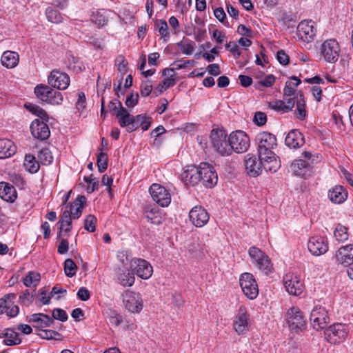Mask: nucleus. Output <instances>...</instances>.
Segmentation results:
<instances>
[{"label":"nucleus","instance_id":"1","mask_svg":"<svg viewBox=\"0 0 353 353\" xmlns=\"http://www.w3.org/2000/svg\"><path fill=\"white\" fill-rule=\"evenodd\" d=\"M255 141L259 158H268L269 155L275 154L274 150L277 147V139L274 134L263 131L256 134Z\"/></svg>","mask_w":353,"mask_h":353},{"label":"nucleus","instance_id":"2","mask_svg":"<svg viewBox=\"0 0 353 353\" xmlns=\"http://www.w3.org/2000/svg\"><path fill=\"white\" fill-rule=\"evenodd\" d=\"M210 143L212 148L221 156L230 155V138L222 129L212 130L210 135Z\"/></svg>","mask_w":353,"mask_h":353},{"label":"nucleus","instance_id":"3","mask_svg":"<svg viewBox=\"0 0 353 353\" xmlns=\"http://www.w3.org/2000/svg\"><path fill=\"white\" fill-rule=\"evenodd\" d=\"M34 93L37 98L52 105H60L63 102L62 94L49 85L40 84L35 87Z\"/></svg>","mask_w":353,"mask_h":353},{"label":"nucleus","instance_id":"4","mask_svg":"<svg viewBox=\"0 0 353 353\" xmlns=\"http://www.w3.org/2000/svg\"><path fill=\"white\" fill-rule=\"evenodd\" d=\"M230 155L233 152L243 153L246 152L250 144V140L248 134L242 130L232 132L230 136Z\"/></svg>","mask_w":353,"mask_h":353},{"label":"nucleus","instance_id":"5","mask_svg":"<svg viewBox=\"0 0 353 353\" xmlns=\"http://www.w3.org/2000/svg\"><path fill=\"white\" fill-rule=\"evenodd\" d=\"M248 254L252 263L259 270L264 272L266 274L271 272L272 265L269 256L264 252L255 246H252L250 248Z\"/></svg>","mask_w":353,"mask_h":353},{"label":"nucleus","instance_id":"6","mask_svg":"<svg viewBox=\"0 0 353 353\" xmlns=\"http://www.w3.org/2000/svg\"><path fill=\"white\" fill-rule=\"evenodd\" d=\"M287 323L290 329L295 332L302 331L306 327V320L303 312L297 307H292L288 310Z\"/></svg>","mask_w":353,"mask_h":353},{"label":"nucleus","instance_id":"7","mask_svg":"<svg viewBox=\"0 0 353 353\" xmlns=\"http://www.w3.org/2000/svg\"><path fill=\"white\" fill-rule=\"evenodd\" d=\"M240 286L244 294L250 299H254L259 294V288L254 276L248 272L243 273L239 279Z\"/></svg>","mask_w":353,"mask_h":353},{"label":"nucleus","instance_id":"8","mask_svg":"<svg viewBox=\"0 0 353 353\" xmlns=\"http://www.w3.org/2000/svg\"><path fill=\"white\" fill-rule=\"evenodd\" d=\"M250 316L244 305H241L234 317L233 327L238 334H243L249 330Z\"/></svg>","mask_w":353,"mask_h":353},{"label":"nucleus","instance_id":"9","mask_svg":"<svg viewBox=\"0 0 353 353\" xmlns=\"http://www.w3.org/2000/svg\"><path fill=\"white\" fill-rule=\"evenodd\" d=\"M340 52L339 43L335 39L325 41L321 47V53L324 59L329 63L337 61Z\"/></svg>","mask_w":353,"mask_h":353},{"label":"nucleus","instance_id":"10","mask_svg":"<svg viewBox=\"0 0 353 353\" xmlns=\"http://www.w3.org/2000/svg\"><path fill=\"white\" fill-rule=\"evenodd\" d=\"M200 176L201 183L205 187L211 188L218 181V176L214 167L205 162L200 163Z\"/></svg>","mask_w":353,"mask_h":353},{"label":"nucleus","instance_id":"11","mask_svg":"<svg viewBox=\"0 0 353 353\" xmlns=\"http://www.w3.org/2000/svg\"><path fill=\"white\" fill-rule=\"evenodd\" d=\"M152 199L160 206L167 207L171 202V195L163 186L153 183L149 189Z\"/></svg>","mask_w":353,"mask_h":353},{"label":"nucleus","instance_id":"12","mask_svg":"<svg viewBox=\"0 0 353 353\" xmlns=\"http://www.w3.org/2000/svg\"><path fill=\"white\" fill-rule=\"evenodd\" d=\"M124 115H122L119 121V125L122 128L126 127L128 132H132L141 126V122L145 119V114L131 115L127 109H122Z\"/></svg>","mask_w":353,"mask_h":353},{"label":"nucleus","instance_id":"13","mask_svg":"<svg viewBox=\"0 0 353 353\" xmlns=\"http://www.w3.org/2000/svg\"><path fill=\"white\" fill-rule=\"evenodd\" d=\"M123 301L125 308L131 312L139 313L143 309V301L139 293L127 290L123 294Z\"/></svg>","mask_w":353,"mask_h":353},{"label":"nucleus","instance_id":"14","mask_svg":"<svg viewBox=\"0 0 353 353\" xmlns=\"http://www.w3.org/2000/svg\"><path fill=\"white\" fill-rule=\"evenodd\" d=\"M314 22L312 20H303L301 21L296 28L298 38L307 43L313 41L316 35V30L314 27Z\"/></svg>","mask_w":353,"mask_h":353},{"label":"nucleus","instance_id":"15","mask_svg":"<svg viewBox=\"0 0 353 353\" xmlns=\"http://www.w3.org/2000/svg\"><path fill=\"white\" fill-rule=\"evenodd\" d=\"M130 270L143 279L150 278L153 272L152 267L148 261L138 258L131 262Z\"/></svg>","mask_w":353,"mask_h":353},{"label":"nucleus","instance_id":"16","mask_svg":"<svg viewBox=\"0 0 353 353\" xmlns=\"http://www.w3.org/2000/svg\"><path fill=\"white\" fill-rule=\"evenodd\" d=\"M347 334L344 325L341 323L333 324L324 332L325 339L331 343H339Z\"/></svg>","mask_w":353,"mask_h":353},{"label":"nucleus","instance_id":"17","mask_svg":"<svg viewBox=\"0 0 353 353\" xmlns=\"http://www.w3.org/2000/svg\"><path fill=\"white\" fill-rule=\"evenodd\" d=\"M310 321L314 329H323L329 323L327 312L321 306H315L310 313Z\"/></svg>","mask_w":353,"mask_h":353},{"label":"nucleus","instance_id":"18","mask_svg":"<svg viewBox=\"0 0 353 353\" xmlns=\"http://www.w3.org/2000/svg\"><path fill=\"white\" fill-rule=\"evenodd\" d=\"M48 84L58 90H65L70 85V77L59 70H52L48 77Z\"/></svg>","mask_w":353,"mask_h":353},{"label":"nucleus","instance_id":"19","mask_svg":"<svg viewBox=\"0 0 353 353\" xmlns=\"http://www.w3.org/2000/svg\"><path fill=\"white\" fill-rule=\"evenodd\" d=\"M261 158L257 157L252 154H248L245 156V165L248 174L251 177H256L260 175L263 169V164Z\"/></svg>","mask_w":353,"mask_h":353},{"label":"nucleus","instance_id":"20","mask_svg":"<svg viewBox=\"0 0 353 353\" xmlns=\"http://www.w3.org/2000/svg\"><path fill=\"white\" fill-rule=\"evenodd\" d=\"M334 259L336 264L351 267L353 265V244L339 248L335 253Z\"/></svg>","mask_w":353,"mask_h":353},{"label":"nucleus","instance_id":"21","mask_svg":"<svg viewBox=\"0 0 353 353\" xmlns=\"http://www.w3.org/2000/svg\"><path fill=\"white\" fill-rule=\"evenodd\" d=\"M181 180L188 185L194 186L197 185L201 176H200V164L198 166L193 165L185 167L181 174Z\"/></svg>","mask_w":353,"mask_h":353},{"label":"nucleus","instance_id":"22","mask_svg":"<svg viewBox=\"0 0 353 353\" xmlns=\"http://www.w3.org/2000/svg\"><path fill=\"white\" fill-rule=\"evenodd\" d=\"M190 220L198 228L204 226L209 221L210 216L205 209L200 205L194 206L189 212Z\"/></svg>","mask_w":353,"mask_h":353},{"label":"nucleus","instance_id":"23","mask_svg":"<svg viewBox=\"0 0 353 353\" xmlns=\"http://www.w3.org/2000/svg\"><path fill=\"white\" fill-rule=\"evenodd\" d=\"M307 248L312 255L320 256L327 251L328 244L324 238L316 236L309 239Z\"/></svg>","mask_w":353,"mask_h":353},{"label":"nucleus","instance_id":"24","mask_svg":"<svg viewBox=\"0 0 353 353\" xmlns=\"http://www.w3.org/2000/svg\"><path fill=\"white\" fill-rule=\"evenodd\" d=\"M30 131L32 136L39 140L43 141L49 138L50 129L44 121H41L39 119H34L30 125Z\"/></svg>","mask_w":353,"mask_h":353},{"label":"nucleus","instance_id":"25","mask_svg":"<svg viewBox=\"0 0 353 353\" xmlns=\"http://www.w3.org/2000/svg\"><path fill=\"white\" fill-rule=\"evenodd\" d=\"M27 321L33 324V327L41 331L45 327H50L54 323V319L43 313H35L27 316Z\"/></svg>","mask_w":353,"mask_h":353},{"label":"nucleus","instance_id":"26","mask_svg":"<svg viewBox=\"0 0 353 353\" xmlns=\"http://www.w3.org/2000/svg\"><path fill=\"white\" fill-rule=\"evenodd\" d=\"M284 285L290 294L299 296L303 292V285L296 276L287 274L284 277Z\"/></svg>","mask_w":353,"mask_h":353},{"label":"nucleus","instance_id":"27","mask_svg":"<svg viewBox=\"0 0 353 353\" xmlns=\"http://www.w3.org/2000/svg\"><path fill=\"white\" fill-rule=\"evenodd\" d=\"M285 145L290 148H299L305 143V139L303 134L296 129L292 130L288 132L285 139Z\"/></svg>","mask_w":353,"mask_h":353},{"label":"nucleus","instance_id":"28","mask_svg":"<svg viewBox=\"0 0 353 353\" xmlns=\"http://www.w3.org/2000/svg\"><path fill=\"white\" fill-rule=\"evenodd\" d=\"M347 195L346 189L340 185H335L327 192L329 199L335 204L343 203L347 199Z\"/></svg>","mask_w":353,"mask_h":353},{"label":"nucleus","instance_id":"29","mask_svg":"<svg viewBox=\"0 0 353 353\" xmlns=\"http://www.w3.org/2000/svg\"><path fill=\"white\" fill-rule=\"evenodd\" d=\"M286 104L283 101L281 100H275L272 102H270L268 104V106L279 112H288L291 110H292L294 103H295V98H285Z\"/></svg>","mask_w":353,"mask_h":353},{"label":"nucleus","instance_id":"30","mask_svg":"<svg viewBox=\"0 0 353 353\" xmlns=\"http://www.w3.org/2000/svg\"><path fill=\"white\" fill-rule=\"evenodd\" d=\"M0 197L6 201L14 202L17 197L14 187L9 183L0 182Z\"/></svg>","mask_w":353,"mask_h":353},{"label":"nucleus","instance_id":"31","mask_svg":"<svg viewBox=\"0 0 353 353\" xmlns=\"http://www.w3.org/2000/svg\"><path fill=\"white\" fill-rule=\"evenodd\" d=\"M17 147L10 139H0V159H7L15 154Z\"/></svg>","mask_w":353,"mask_h":353},{"label":"nucleus","instance_id":"32","mask_svg":"<svg viewBox=\"0 0 353 353\" xmlns=\"http://www.w3.org/2000/svg\"><path fill=\"white\" fill-rule=\"evenodd\" d=\"M86 202V198L85 196L79 195L74 201L70 203V210L71 211L72 217L74 219H78L81 214L82 210L84 208L85 203Z\"/></svg>","mask_w":353,"mask_h":353},{"label":"nucleus","instance_id":"33","mask_svg":"<svg viewBox=\"0 0 353 353\" xmlns=\"http://www.w3.org/2000/svg\"><path fill=\"white\" fill-rule=\"evenodd\" d=\"M0 338H4L3 344L8 346L16 345L21 343L19 334L12 329H6L1 333Z\"/></svg>","mask_w":353,"mask_h":353},{"label":"nucleus","instance_id":"34","mask_svg":"<svg viewBox=\"0 0 353 353\" xmlns=\"http://www.w3.org/2000/svg\"><path fill=\"white\" fill-rule=\"evenodd\" d=\"M19 54L13 51H6L1 56V63L7 68H13L19 63Z\"/></svg>","mask_w":353,"mask_h":353},{"label":"nucleus","instance_id":"35","mask_svg":"<svg viewBox=\"0 0 353 353\" xmlns=\"http://www.w3.org/2000/svg\"><path fill=\"white\" fill-rule=\"evenodd\" d=\"M268 158L261 159L263 161V169L266 172H270L272 173L276 172L280 168L281 163L280 161L276 159V155L274 154V155H269Z\"/></svg>","mask_w":353,"mask_h":353},{"label":"nucleus","instance_id":"36","mask_svg":"<svg viewBox=\"0 0 353 353\" xmlns=\"http://www.w3.org/2000/svg\"><path fill=\"white\" fill-rule=\"evenodd\" d=\"M290 79L295 81V82H292L290 81H287L285 82V85L283 88V99H285L287 97L294 96L296 94V87L301 83V79L296 76H291Z\"/></svg>","mask_w":353,"mask_h":353},{"label":"nucleus","instance_id":"37","mask_svg":"<svg viewBox=\"0 0 353 353\" xmlns=\"http://www.w3.org/2000/svg\"><path fill=\"white\" fill-rule=\"evenodd\" d=\"M296 112H297V118L300 120H303L306 117V110H305V102L304 100V96L302 91H299L297 92L296 96Z\"/></svg>","mask_w":353,"mask_h":353},{"label":"nucleus","instance_id":"38","mask_svg":"<svg viewBox=\"0 0 353 353\" xmlns=\"http://www.w3.org/2000/svg\"><path fill=\"white\" fill-rule=\"evenodd\" d=\"M122 273L118 274L119 283L123 286H132L134 283V273L130 272V268L125 269Z\"/></svg>","mask_w":353,"mask_h":353},{"label":"nucleus","instance_id":"39","mask_svg":"<svg viewBox=\"0 0 353 353\" xmlns=\"http://www.w3.org/2000/svg\"><path fill=\"white\" fill-rule=\"evenodd\" d=\"M309 166L308 162L303 159L295 160L291 165V168L297 176H303Z\"/></svg>","mask_w":353,"mask_h":353},{"label":"nucleus","instance_id":"40","mask_svg":"<svg viewBox=\"0 0 353 353\" xmlns=\"http://www.w3.org/2000/svg\"><path fill=\"white\" fill-rule=\"evenodd\" d=\"M107 12L104 9L97 10L92 14V21L99 27L105 26L108 21Z\"/></svg>","mask_w":353,"mask_h":353},{"label":"nucleus","instance_id":"41","mask_svg":"<svg viewBox=\"0 0 353 353\" xmlns=\"http://www.w3.org/2000/svg\"><path fill=\"white\" fill-rule=\"evenodd\" d=\"M25 108L33 114L39 117L42 120L41 121H48L49 118L47 112L41 107L32 103H28L25 105Z\"/></svg>","mask_w":353,"mask_h":353},{"label":"nucleus","instance_id":"42","mask_svg":"<svg viewBox=\"0 0 353 353\" xmlns=\"http://www.w3.org/2000/svg\"><path fill=\"white\" fill-rule=\"evenodd\" d=\"M40 279V274L30 271L23 278V283L26 287H36L38 285Z\"/></svg>","mask_w":353,"mask_h":353},{"label":"nucleus","instance_id":"43","mask_svg":"<svg viewBox=\"0 0 353 353\" xmlns=\"http://www.w3.org/2000/svg\"><path fill=\"white\" fill-rule=\"evenodd\" d=\"M157 210L155 208L147 206L144 209V216L147 221L153 224H159L161 222V217L156 215Z\"/></svg>","mask_w":353,"mask_h":353},{"label":"nucleus","instance_id":"44","mask_svg":"<svg viewBox=\"0 0 353 353\" xmlns=\"http://www.w3.org/2000/svg\"><path fill=\"white\" fill-rule=\"evenodd\" d=\"M108 109L110 112H112L119 120L122 115H124V113L122 112V109L126 108L122 105V103L119 100L115 99L109 102Z\"/></svg>","mask_w":353,"mask_h":353},{"label":"nucleus","instance_id":"45","mask_svg":"<svg viewBox=\"0 0 353 353\" xmlns=\"http://www.w3.org/2000/svg\"><path fill=\"white\" fill-rule=\"evenodd\" d=\"M15 297V294L10 293L6 294L3 298L0 299V314L6 313L7 307L13 303V300Z\"/></svg>","mask_w":353,"mask_h":353},{"label":"nucleus","instance_id":"46","mask_svg":"<svg viewBox=\"0 0 353 353\" xmlns=\"http://www.w3.org/2000/svg\"><path fill=\"white\" fill-rule=\"evenodd\" d=\"M38 159L43 165H49L53 161V157L48 148H43L38 153Z\"/></svg>","mask_w":353,"mask_h":353},{"label":"nucleus","instance_id":"47","mask_svg":"<svg viewBox=\"0 0 353 353\" xmlns=\"http://www.w3.org/2000/svg\"><path fill=\"white\" fill-rule=\"evenodd\" d=\"M48 20L52 23H59L62 21V16L59 11L49 7L46 10Z\"/></svg>","mask_w":353,"mask_h":353},{"label":"nucleus","instance_id":"48","mask_svg":"<svg viewBox=\"0 0 353 353\" xmlns=\"http://www.w3.org/2000/svg\"><path fill=\"white\" fill-rule=\"evenodd\" d=\"M97 163L99 172L101 173L105 172L107 170L108 165V154L105 152H101L97 155Z\"/></svg>","mask_w":353,"mask_h":353},{"label":"nucleus","instance_id":"49","mask_svg":"<svg viewBox=\"0 0 353 353\" xmlns=\"http://www.w3.org/2000/svg\"><path fill=\"white\" fill-rule=\"evenodd\" d=\"M334 236L338 241H345L348 239L347 228L340 224L338 225L335 228Z\"/></svg>","mask_w":353,"mask_h":353},{"label":"nucleus","instance_id":"50","mask_svg":"<svg viewBox=\"0 0 353 353\" xmlns=\"http://www.w3.org/2000/svg\"><path fill=\"white\" fill-rule=\"evenodd\" d=\"M77 266L75 263L71 259H68L64 262V271L65 274L68 277H72L76 274Z\"/></svg>","mask_w":353,"mask_h":353},{"label":"nucleus","instance_id":"51","mask_svg":"<svg viewBox=\"0 0 353 353\" xmlns=\"http://www.w3.org/2000/svg\"><path fill=\"white\" fill-rule=\"evenodd\" d=\"M117 258L119 260L120 263L122 265V267L124 269H130V263L135 258H132V256L128 254L127 252H120L117 255Z\"/></svg>","mask_w":353,"mask_h":353},{"label":"nucleus","instance_id":"52","mask_svg":"<svg viewBox=\"0 0 353 353\" xmlns=\"http://www.w3.org/2000/svg\"><path fill=\"white\" fill-rule=\"evenodd\" d=\"M176 45L182 53L185 54H192L195 46V43L193 41L185 43L183 41H181L176 43Z\"/></svg>","mask_w":353,"mask_h":353},{"label":"nucleus","instance_id":"53","mask_svg":"<svg viewBox=\"0 0 353 353\" xmlns=\"http://www.w3.org/2000/svg\"><path fill=\"white\" fill-rule=\"evenodd\" d=\"M71 211H69L68 210H65L62 213L60 220L58 223L60 224L59 226V230L58 232V236H61L62 235L63 228L65 227V223L68 222L69 220L72 219V214Z\"/></svg>","mask_w":353,"mask_h":353},{"label":"nucleus","instance_id":"54","mask_svg":"<svg viewBox=\"0 0 353 353\" xmlns=\"http://www.w3.org/2000/svg\"><path fill=\"white\" fill-rule=\"evenodd\" d=\"M97 218L92 215L89 214L86 216L84 221V228L90 232H93L96 229Z\"/></svg>","mask_w":353,"mask_h":353},{"label":"nucleus","instance_id":"55","mask_svg":"<svg viewBox=\"0 0 353 353\" xmlns=\"http://www.w3.org/2000/svg\"><path fill=\"white\" fill-rule=\"evenodd\" d=\"M33 292H34V290L33 291ZM34 295L35 293H32V294H30L28 290H25L19 296L20 303L26 306H30L33 302Z\"/></svg>","mask_w":353,"mask_h":353},{"label":"nucleus","instance_id":"56","mask_svg":"<svg viewBox=\"0 0 353 353\" xmlns=\"http://www.w3.org/2000/svg\"><path fill=\"white\" fill-rule=\"evenodd\" d=\"M83 180L86 182L90 183L87 188V192L88 193H92L99 188V181L96 180L95 179L92 178V174H91L89 176H84Z\"/></svg>","mask_w":353,"mask_h":353},{"label":"nucleus","instance_id":"57","mask_svg":"<svg viewBox=\"0 0 353 353\" xmlns=\"http://www.w3.org/2000/svg\"><path fill=\"white\" fill-rule=\"evenodd\" d=\"M157 25L159 26V32L161 34V38L166 41L170 37L167 22L163 19H161Z\"/></svg>","mask_w":353,"mask_h":353},{"label":"nucleus","instance_id":"58","mask_svg":"<svg viewBox=\"0 0 353 353\" xmlns=\"http://www.w3.org/2000/svg\"><path fill=\"white\" fill-rule=\"evenodd\" d=\"M196 62L194 60H187V61H174L171 65L175 66L176 70L192 68L194 66Z\"/></svg>","mask_w":353,"mask_h":353},{"label":"nucleus","instance_id":"59","mask_svg":"<svg viewBox=\"0 0 353 353\" xmlns=\"http://www.w3.org/2000/svg\"><path fill=\"white\" fill-rule=\"evenodd\" d=\"M214 17L224 26H229L228 21L226 20V14L223 8H216L214 10Z\"/></svg>","mask_w":353,"mask_h":353},{"label":"nucleus","instance_id":"60","mask_svg":"<svg viewBox=\"0 0 353 353\" xmlns=\"http://www.w3.org/2000/svg\"><path fill=\"white\" fill-rule=\"evenodd\" d=\"M52 319L65 322L68 320V316L65 310L61 308H54L52 313Z\"/></svg>","mask_w":353,"mask_h":353},{"label":"nucleus","instance_id":"61","mask_svg":"<svg viewBox=\"0 0 353 353\" xmlns=\"http://www.w3.org/2000/svg\"><path fill=\"white\" fill-rule=\"evenodd\" d=\"M41 332L39 334V335L46 339H56L57 336H60V334L54 330H41Z\"/></svg>","mask_w":353,"mask_h":353},{"label":"nucleus","instance_id":"62","mask_svg":"<svg viewBox=\"0 0 353 353\" xmlns=\"http://www.w3.org/2000/svg\"><path fill=\"white\" fill-rule=\"evenodd\" d=\"M152 90V83L150 80L143 82L141 85L140 92L142 97H148Z\"/></svg>","mask_w":353,"mask_h":353},{"label":"nucleus","instance_id":"63","mask_svg":"<svg viewBox=\"0 0 353 353\" xmlns=\"http://www.w3.org/2000/svg\"><path fill=\"white\" fill-rule=\"evenodd\" d=\"M225 49L232 53L234 59H238L240 57L241 52L235 42L230 41L225 45Z\"/></svg>","mask_w":353,"mask_h":353},{"label":"nucleus","instance_id":"64","mask_svg":"<svg viewBox=\"0 0 353 353\" xmlns=\"http://www.w3.org/2000/svg\"><path fill=\"white\" fill-rule=\"evenodd\" d=\"M276 59L282 65H288L290 62L289 56L283 50H280L276 53Z\"/></svg>","mask_w":353,"mask_h":353}]
</instances>
